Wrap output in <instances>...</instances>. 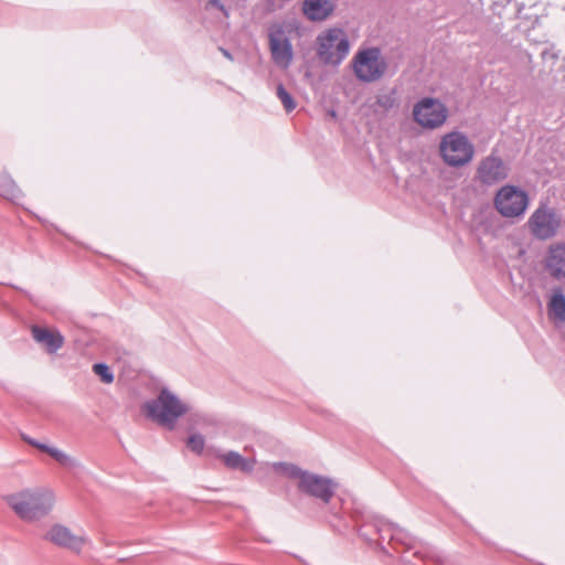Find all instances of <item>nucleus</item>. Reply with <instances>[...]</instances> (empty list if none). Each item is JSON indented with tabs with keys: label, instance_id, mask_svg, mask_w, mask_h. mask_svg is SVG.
Listing matches in <instances>:
<instances>
[{
	"label": "nucleus",
	"instance_id": "a211bd4d",
	"mask_svg": "<svg viewBox=\"0 0 565 565\" xmlns=\"http://www.w3.org/2000/svg\"><path fill=\"white\" fill-rule=\"evenodd\" d=\"M550 319L565 323V292L562 287H554L547 301Z\"/></svg>",
	"mask_w": 565,
	"mask_h": 565
},
{
	"label": "nucleus",
	"instance_id": "c9c22d12",
	"mask_svg": "<svg viewBox=\"0 0 565 565\" xmlns=\"http://www.w3.org/2000/svg\"><path fill=\"white\" fill-rule=\"evenodd\" d=\"M478 3L480 4L481 8H483L484 6V0H478Z\"/></svg>",
	"mask_w": 565,
	"mask_h": 565
},
{
	"label": "nucleus",
	"instance_id": "f3484780",
	"mask_svg": "<svg viewBox=\"0 0 565 565\" xmlns=\"http://www.w3.org/2000/svg\"><path fill=\"white\" fill-rule=\"evenodd\" d=\"M399 105L397 88L393 87L387 93L376 94L371 108L375 115L387 116L392 110L398 109Z\"/></svg>",
	"mask_w": 565,
	"mask_h": 565
},
{
	"label": "nucleus",
	"instance_id": "f03ea898",
	"mask_svg": "<svg viewBox=\"0 0 565 565\" xmlns=\"http://www.w3.org/2000/svg\"><path fill=\"white\" fill-rule=\"evenodd\" d=\"M141 411L147 418L173 430L179 418L189 412V406L168 387H162L156 398L146 401L141 405Z\"/></svg>",
	"mask_w": 565,
	"mask_h": 565
},
{
	"label": "nucleus",
	"instance_id": "ddd939ff",
	"mask_svg": "<svg viewBox=\"0 0 565 565\" xmlns=\"http://www.w3.org/2000/svg\"><path fill=\"white\" fill-rule=\"evenodd\" d=\"M544 270L555 280L565 279V243L548 246L544 258Z\"/></svg>",
	"mask_w": 565,
	"mask_h": 565
},
{
	"label": "nucleus",
	"instance_id": "4c0bfd02",
	"mask_svg": "<svg viewBox=\"0 0 565 565\" xmlns=\"http://www.w3.org/2000/svg\"><path fill=\"white\" fill-rule=\"evenodd\" d=\"M42 224H46L47 222L45 220L39 218Z\"/></svg>",
	"mask_w": 565,
	"mask_h": 565
},
{
	"label": "nucleus",
	"instance_id": "7ed1b4c3",
	"mask_svg": "<svg viewBox=\"0 0 565 565\" xmlns=\"http://www.w3.org/2000/svg\"><path fill=\"white\" fill-rule=\"evenodd\" d=\"M387 62L379 46L359 49L351 60L354 76L362 83H373L384 76Z\"/></svg>",
	"mask_w": 565,
	"mask_h": 565
},
{
	"label": "nucleus",
	"instance_id": "5701e85b",
	"mask_svg": "<svg viewBox=\"0 0 565 565\" xmlns=\"http://www.w3.org/2000/svg\"><path fill=\"white\" fill-rule=\"evenodd\" d=\"M518 0H490L489 8L492 14L499 19H511V9L516 6Z\"/></svg>",
	"mask_w": 565,
	"mask_h": 565
},
{
	"label": "nucleus",
	"instance_id": "a878e982",
	"mask_svg": "<svg viewBox=\"0 0 565 565\" xmlns=\"http://www.w3.org/2000/svg\"><path fill=\"white\" fill-rule=\"evenodd\" d=\"M92 370L96 376L105 384H111L115 375L110 366L105 362H96L93 364Z\"/></svg>",
	"mask_w": 565,
	"mask_h": 565
},
{
	"label": "nucleus",
	"instance_id": "2eb2a0df",
	"mask_svg": "<svg viewBox=\"0 0 565 565\" xmlns=\"http://www.w3.org/2000/svg\"><path fill=\"white\" fill-rule=\"evenodd\" d=\"M31 334L35 342L45 347L50 354L55 353L64 344V337L57 330H50L40 326H32Z\"/></svg>",
	"mask_w": 565,
	"mask_h": 565
},
{
	"label": "nucleus",
	"instance_id": "39448f33",
	"mask_svg": "<svg viewBox=\"0 0 565 565\" xmlns=\"http://www.w3.org/2000/svg\"><path fill=\"white\" fill-rule=\"evenodd\" d=\"M439 151L447 166L460 168L472 160L475 147L463 132L455 130L441 138Z\"/></svg>",
	"mask_w": 565,
	"mask_h": 565
},
{
	"label": "nucleus",
	"instance_id": "c756f323",
	"mask_svg": "<svg viewBox=\"0 0 565 565\" xmlns=\"http://www.w3.org/2000/svg\"><path fill=\"white\" fill-rule=\"evenodd\" d=\"M8 286H10L11 288H13L15 290H19L33 305H38V299L31 292H29L28 290H25L23 288H20V287L15 286V285H12V284H8Z\"/></svg>",
	"mask_w": 565,
	"mask_h": 565
},
{
	"label": "nucleus",
	"instance_id": "0eeeda50",
	"mask_svg": "<svg viewBox=\"0 0 565 565\" xmlns=\"http://www.w3.org/2000/svg\"><path fill=\"white\" fill-rule=\"evenodd\" d=\"M350 51V41L340 28H331L318 36L317 55L324 64L338 66Z\"/></svg>",
	"mask_w": 565,
	"mask_h": 565
},
{
	"label": "nucleus",
	"instance_id": "473e14b6",
	"mask_svg": "<svg viewBox=\"0 0 565 565\" xmlns=\"http://www.w3.org/2000/svg\"><path fill=\"white\" fill-rule=\"evenodd\" d=\"M527 58H529V62L531 63L532 62V56H533V53H530V52H525Z\"/></svg>",
	"mask_w": 565,
	"mask_h": 565
},
{
	"label": "nucleus",
	"instance_id": "423d86ee",
	"mask_svg": "<svg viewBox=\"0 0 565 565\" xmlns=\"http://www.w3.org/2000/svg\"><path fill=\"white\" fill-rule=\"evenodd\" d=\"M353 516L358 527V535L370 544L376 542L377 545H381V542L385 539L383 535L385 525L392 530L391 540L401 539L403 533V530L397 524L386 522L369 511L355 508Z\"/></svg>",
	"mask_w": 565,
	"mask_h": 565
},
{
	"label": "nucleus",
	"instance_id": "9d476101",
	"mask_svg": "<svg viewBox=\"0 0 565 565\" xmlns=\"http://www.w3.org/2000/svg\"><path fill=\"white\" fill-rule=\"evenodd\" d=\"M338 483L330 477L308 471L302 481H298L297 489L301 494L328 504L335 495Z\"/></svg>",
	"mask_w": 565,
	"mask_h": 565
},
{
	"label": "nucleus",
	"instance_id": "4be33fe9",
	"mask_svg": "<svg viewBox=\"0 0 565 565\" xmlns=\"http://www.w3.org/2000/svg\"><path fill=\"white\" fill-rule=\"evenodd\" d=\"M224 465L233 470L249 473L254 470V462L247 460L239 452L231 450L226 454L218 455Z\"/></svg>",
	"mask_w": 565,
	"mask_h": 565
},
{
	"label": "nucleus",
	"instance_id": "f8f14e48",
	"mask_svg": "<svg viewBox=\"0 0 565 565\" xmlns=\"http://www.w3.org/2000/svg\"><path fill=\"white\" fill-rule=\"evenodd\" d=\"M510 168L502 158L492 151L489 156L481 159L476 170V180L482 185L492 186L500 183L509 177Z\"/></svg>",
	"mask_w": 565,
	"mask_h": 565
},
{
	"label": "nucleus",
	"instance_id": "2f4dec72",
	"mask_svg": "<svg viewBox=\"0 0 565 565\" xmlns=\"http://www.w3.org/2000/svg\"><path fill=\"white\" fill-rule=\"evenodd\" d=\"M221 50L225 57H227L228 60H233V56L228 50H225V49H221Z\"/></svg>",
	"mask_w": 565,
	"mask_h": 565
},
{
	"label": "nucleus",
	"instance_id": "cd10ccee",
	"mask_svg": "<svg viewBox=\"0 0 565 565\" xmlns=\"http://www.w3.org/2000/svg\"><path fill=\"white\" fill-rule=\"evenodd\" d=\"M186 447L195 455H202L205 447L204 436L200 433L191 434L186 439Z\"/></svg>",
	"mask_w": 565,
	"mask_h": 565
},
{
	"label": "nucleus",
	"instance_id": "aec40b11",
	"mask_svg": "<svg viewBox=\"0 0 565 565\" xmlns=\"http://www.w3.org/2000/svg\"><path fill=\"white\" fill-rule=\"evenodd\" d=\"M0 196L13 203H18L23 198V192L7 171L0 174Z\"/></svg>",
	"mask_w": 565,
	"mask_h": 565
},
{
	"label": "nucleus",
	"instance_id": "6ab92c4d",
	"mask_svg": "<svg viewBox=\"0 0 565 565\" xmlns=\"http://www.w3.org/2000/svg\"><path fill=\"white\" fill-rule=\"evenodd\" d=\"M35 448L50 455L64 468L73 470L82 467L81 462L76 458L68 456L56 447L39 441Z\"/></svg>",
	"mask_w": 565,
	"mask_h": 565
},
{
	"label": "nucleus",
	"instance_id": "dca6fc26",
	"mask_svg": "<svg viewBox=\"0 0 565 565\" xmlns=\"http://www.w3.org/2000/svg\"><path fill=\"white\" fill-rule=\"evenodd\" d=\"M334 10L330 0H303L302 13L311 22L324 21Z\"/></svg>",
	"mask_w": 565,
	"mask_h": 565
},
{
	"label": "nucleus",
	"instance_id": "72a5a7b5",
	"mask_svg": "<svg viewBox=\"0 0 565 565\" xmlns=\"http://www.w3.org/2000/svg\"><path fill=\"white\" fill-rule=\"evenodd\" d=\"M295 557H296L297 559H299L303 565H308V564L306 563V561H305L303 558H301L300 556L295 555Z\"/></svg>",
	"mask_w": 565,
	"mask_h": 565
},
{
	"label": "nucleus",
	"instance_id": "412c9836",
	"mask_svg": "<svg viewBox=\"0 0 565 565\" xmlns=\"http://www.w3.org/2000/svg\"><path fill=\"white\" fill-rule=\"evenodd\" d=\"M519 19L523 21V30H530L531 28H535V25L539 23V14L536 12H533V8L529 7L526 8L523 2L518 1L516 6L511 9V19L515 20Z\"/></svg>",
	"mask_w": 565,
	"mask_h": 565
},
{
	"label": "nucleus",
	"instance_id": "20e7f679",
	"mask_svg": "<svg viewBox=\"0 0 565 565\" xmlns=\"http://www.w3.org/2000/svg\"><path fill=\"white\" fill-rule=\"evenodd\" d=\"M530 205L527 191L519 185L504 184L494 194L493 206L505 218L522 217Z\"/></svg>",
	"mask_w": 565,
	"mask_h": 565
},
{
	"label": "nucleus",
	"instance_id": "bb28decb",
	"mask_svg": "<svg viewBox=\"0 0 565 565\" xmlns=\"http://www.w3.org/2000/svg\"><path fill=\"white\" fill-rule=\"evenodd\" d=\"M276 95L277 97L279 98V100L281 102L285 110L287 113H291L296 107H297V104H296V100L295 98L292 97V95L286 89V87L284 86V84L279 83L277 85V88H276Z\"/></svg>",
	"mask_w": 565,
	"mask_h": 565
},
{
	"label": "nucleus",
	"instance_id": "f704fd0d",
	"mask_svg": "<svg viewBox=\"0 0 565 565\" xmlns=\"http://www.w3.org/2000/svg\"><path fill=\"white\" fill-rule=\"evenodd\" d=\"M329 115H330V116H332V117H335V116H337V113H335V110H330V111H329Z\"/></svg>",
	"mask_w": 565,
	"mask_h": 565
},
{
	"label": "nucleus",
	"instance_id": "c85d7f7f",
	"mask_svg": "<svg viewBox=\"0 0 565 565\" xmlns=\"http://www.w3.org/2000/svg\"><path fill=\"white\" fill-rule=\"evenodd\" d=\"M204 8L207 11L212 9L218 10L225 18L230 17V9L226 8L223 0H207Z\"/></svg>",
	"mask_w": 565,
	"mask_h": 565
},
{
	"label": "nucleus",
	"instance_id": "7c9ffc66",
	"mask_svg": "<svg viewBox=\"0 0 565 565\" xmlns=\"http://www.w3.org/2000/svg\"><path fill=\"white\" fill-rule=\"evenodd\" d=\"M21 438H22V440H23L24 443H26L28 445H30V446H32V447H34V448L36 447V445H38V443H39V440H36V439H34V438H32V437H30V436L25 435V434H22V435H21Z\"/></svg>",
	"mask_w": 565,
	"mask_h": 565
},
{
	"label": "nucleus",
	"instance_id": "4468645a",
	"mask_svg": "<svg viewBox=\"0 0 565 565\" xmlns=\"http://www.w3.org/2000/svg\"><path fill=\"white\" fill-rule=\"evenodd\" d=\"M44 539L74 552H79L84 545L83 537L73 534L68 527L62 524H54L44 535Z\"/></svg>",
	"mask_w": 565,
	"mask_h": 565
},
{
	"label": "nucleus",
	"instance_id": "e433bc0d",
	"mask_svg": "<svg viewBox=\"0 0 565 565\" xmlns=\"http://www.w3.org/2000/svg\"><path fill=\"white\" fill-rule=\"evenodd\" d=\"M494 29H495L497 32H499L500 31L499 24H495Z\"/></svg>",
	"mask_w": 565,
	"mask_h": 565
},
{
	"label": "nucleus",
	"instance_id": "6e6552de",
	"mask_svg": "<svg viewBox=\"0 0 565 565\" xmlns=\"http://www.w3.org/2000/svg\"><path fill=\"white\" fill-rule=\"evenodd\" d=\"M412 116L420 128L435 130L445 125L449 117V110L439 98L425 96L414 104Z\"/></svg>",
	"mask_w": 565,
	"mask_h": 565
},
{
	"label": "nucleus",
	"instance_id": "b1692460",
	"mask_svg": "<svg viewBox=\"0 0 565 565\" xmlns=\"http://www.w3.org/2000/svg\"><path fill=\"white\" fill-rule=\"evenodd\" d=\"M274 468L279 473H281L290 479H297L298 481H302V478H305V476L308 472V470H303L295 463L284 462V461L275 463Z\"/></svg>",
	"mask_w": 565,
	"mask_h": 565
},
{
	"label": "nucleus",
	"instance_id": "393cba45",
	"mask_svg": "<svg viewBox=\"0 0 565 565\" xmlns=\"http://www.w3.org/2000/svg\"><path fill=\"white\" fill-rule=\"evenodd\" d=\"M539 55L541 56L544 65L552 71L555 63L558 60V52L555 51L554 45L548 43H543L541 46L537 47Z\"/></svg>",
	"mask_w": 565,
	"mask_h": 565
},
{
	"label": "nucleus",
	"instance_id": "1a4fd4ad",
	"mask_svg": "<svg viewBox=\"0 0 565 565\" xmlns=\"http://www.w3.org/2000/svg\"><path fill=\"white\" fill-rule=\"evenodd\" d=\"M562 217L556 210L541 203L529 217L526 225L531 235L539 241H547L556 236Z\"/></svg>",
	"mask_w": 565,
	"mask_h": 565
},
{
	"label": "nucleus",
	"instance_id": "f257e3e1",
	"mask_svg": "<svg viewBox=\"0 0 565 565\" xmlns=\"http://www.w3.org/2000/svg\"><path fill=\"white\" fill-rule=\"evenodd\" d=\"M6 503L24 521H36L47 515L54 504L52 491L35 488L4 497Z\"/></svg>",
	"mask_w": 565,
	"mask_h": 565
},
{
	"label": "nucleus",
	"instance_id": "9b49d317",
	"mask_svg": "<svg viewBox=\"0 0 565 565\" xmlns=\"http://www.w3.org/2000/svg\"><path fill=\"white\" fill-rule=\"evenodd\" d=\"M268 45L273 62L281 68H288L294 60V49L281 24L275 23L268 29Z\"/></svg>",
	"mask_w": 565,
	"mask_h": 565
}]
</instances>
